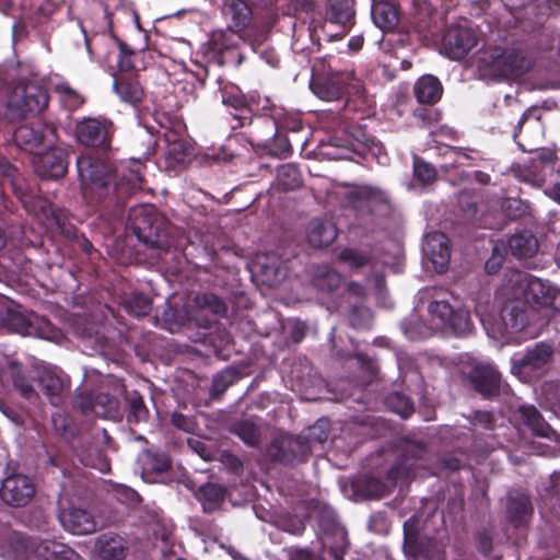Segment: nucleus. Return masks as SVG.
<instances>
[{
  "label": "nucleus",
  "instance_id": "obj_1",
  "mask_svg": "<svg viewBox=\"0 0 560 560\" xmlns=\"http://www.w3.org/2000/svg\"><path fill=\"white\" fill-rule=\"evenodd\" d=\"M77 167L82 196L94 206L120 207L143 188L145 166L141 161H130L128 166H121L119 177L108 161L90 154L79 156Z\"/></svg>",
  "mask_w": 560,
  "mask_h": 560
},
{
  "label": "nucleus",
  "instance_id": "obj_2",
  "mask_svg": "<svg viewBox=\"0 0 560 560\" xmlns=\"http://www.w3.org/2000/svg\"><path fill=\"white\" fill-rule=\"evenodd\" d=\"M127 226L138 241L149 248L167 252L175 246L170 222L153 205L131 207Z\"/></svg>",
  "mask_w": 560,
  "mask_h": 560
},
{
  "label": "nucleus",
  "instance_id": "obj_3",
  "mask_svg": "<svg viewBox=\"0 0 560 560\" xmlns=\"http://www.w3.org/2000/svg\"><path fill=\"white\" fill-rule=\"evenodd\" d=\"M505 289H513L521 294L527 306L550 314L560 313V288L549 280H542L524 271H513Z\"/></svg>",
  "mask_w": 560,
  "mask_h": 560
},
{
  "label": "nucleus",
  "instance_id": "obj_4",
  "mask_svg": "<svg viewBox=\"0 0 560 560\" xmlns=\"http://www.w3.org/2000/svg\"><path fill=\"white\" fill-rule=\"evenodd\" d=\"M477 69L485 78L509 79L525 73L529 69V61L518 49L489 47L479 52Z\"/></svg>",
  "mask_w": 560,
  "mask_h": 560
},
{
  "label": "nucleus",
  "instance_id": "obj_5",
  "mask_svg": "<svg viewBox=\"0 0 560 560\" xmlns=\"http://www.w3.org/2000/svg\"><path fill=\"white\" fill-rule=\"evenodd\" d=\"M8 541L18 560H82L74 550L56 540L26 538L12 533Z\"/></svg>",
  "mask_w": 560,
  "mask_h": 560
},
{
  "label": "nucleus",
  "instance_id": "obj_6",
  "mask_svg": "<svg viewBox=\"0 0 560 560\" xmlns=\"http://www.w3.org/2000/svg\"><path fill=\"white\" fill-rule=\"evenodd\" d=\"M28 378L38 385H67L70 382L57 366L36 365L26 375L22 363L7 355L0 358V385H28Z\"/></svg>",
  "mask_w": 560,
  "mask_h": 560
},
{
  "label": "nucleus",
  "instance_id": "obj_7",
  "mask_svg": "<svg viewBox=\"0 0 560 560\" xmlns=\"http://www.w3.org/2000/svg\"><path fill=\"white\" fill-rule=\"evenodd\" d=\"M359 81L352 69L332 70L316 72L313 74L310 88L320 100L334 102L342 100L350 88L357 89Z\"/></svg>",
  "mask_w": 560,
  "mask_h": 560
},
{
  "label": "nucleus",
  "instance_id": "obj_8",
  "mask_svg": "<svg viewBox=\"0 0 560 560\" xmlns=\"http://www.w3.org/2000/svg\"><path fill=\"white\" fill-rule=\"evenodd\" d=\"M246 42L243 34L226 30L211 32L207 42V55L209 60L220 67H240L244 61V55L240 51V43Z\"/></svg>",
  "mask_w": 560,
  "mask_h": 560
},
{
  "label": "nucleus",
  "instance_id": "obj_9",
  "mask_svg": "<svg viewBox=\"0 0 560 560\" xmlns=\"http://www.w3.org/2000/svg\"><path fill=\"white\" fill-rule=\"evenodd\" d=\"M553 354L551 346L540 342L528 349L521 359H513L511 373L522 383H530L544 373Z\"/></svg>",
  "mask_w": 560,
  "mask_h": 560
},
{
  "label": "nucleus",
  "instance_id": "obj_10",
  "mask_svg": "<svg viewBox=\"0 0 560 560\" xmlns=\"http://www.w3.org/2000/svg\"><path fill=\"white\" fill-rule=\"evenodd\" d=\"M114 132V124L106 118L86 117L78 121L75 127V136L81 144L104 152L110 149Z\"/></svg>",
  "mask_w": 560,
  "mask_h": 560
},
{
  "label": "nucleus",
  "instance_id": "obj_11",
  "mask_svg": "<svg viewBox=\"0 0 560 560\" xmlns=\"http://www.w3.org/2000/svg\"><path fill=\"white\" fill-rule=\"evenodd\" d=\"M456 371L470 385H501V373L493 363L477 360L467 353L459 357Z\"/></svg>",
  "mask_w": 560,
  "mask_h": 560
},
{
  "label": "nucleus",
  "instance_id": "obj_12",
  "mask_svg": "<svg viewBox=\"0 0 560 560\" xmlns=\"http://www.w3.org/2000/svg\"><path fill=\"white\" fill-rule=\"evenodd\" d=\"M404 550L413 559H432L440 548L433 538L419 532V520L410 517L404 524Z\"/></svg>",
  "mask_w": 560,
  "mask_h": 560
},
{
  "label": "nucleus",
  "instance_id": "obj_13",
  "mask_svg": "<svg viewBox=\"0 0 560 560\" xmlns=\"http://www.w3.org/2000/svg\"><path fill=\"white\" fill-rule=\"evenodd\" d=\"M34 172L43 179H60L69 166V153L61 148H50L43 153L35 154L33 160Z\"/></svg>",
  "mask_w": 560,
  "mask_h": 560
},
{
  "label": "nucleus",
  "instance_id": "obj_14",
  "mask_svg": "<svg viewBox=\"0 0 560 560\" xmlns=\"http://www.w3.org/2000/svg\"><path fill=\"white\" fill-rule=\"evenodd\" d=\"M77 405L83 413H94L106 419H118L121 416L118 399L95 389L78 396Z\"/></svg>",
  "mask_w": 560,
  "mask_h": 560
},
{
  "label": "nucleus",
  "instance_id": "obj_15",
  "mask_svg": "<svg viewBox=\"0 0 560 560\" xmlns=\"http://www.w3.org/2000/svg\"><path fill=\"white\" fill-rule=\"evenodd\" d=\"M35 313L0 295V326L10 331L27 336Z\"/></svg>",
  "mask_w": 560,
  "mask_h": 560
},
{
  "label": "nucleus",
  "instance_id": "obj_16",
  "mask_svg": "<svg viewBox=\"0 0 560 560\" xmlns=\"http://www.w3.org/2000/svg\"><path fill=\"white\" fill-rule=\"evenodd\" d=\"M34 494L35 487L32 480L21 474L5 477L0 488L2 501L11 506L26 505L33 499Z\"/></svg>",
  "mask_w": 560,
  "mask_h": 560
},
{
  "label": "nucleus",
  "instance_id": "obj_17",
  "mask_svg": "<svg viewBox=\"0 0 560 560\" xmlns=\"http://www.w3.org/2000/svg\"><path fill=\"white\" fill-rule=\"evenodd\" d=\"M222 103L229 108L232 129L250 126L249 93L244 94L237 86H225L221 91Z\"/></svg>",
  "mask_w": 560,
  "mask_h": 560
},
{
  "label": "nucleus",
  "instance_id": "obj_18",
  "mask_svg": "<svg viewBox=\"0 0 560 560\" xmlns=\"http://www.w3.org/2000/svg\"><path fill=\"white\" fill-rule=\"evenodd\" d=\"M250 126L255 122H266L270 131H277L281 117L283 116V107L276 105L268 96L253 91L249 92Z\"/></svg>",
  "mask_w": 560,
  "mask_h": 560
},
{
  "label": "nucleus",
  "instance_id": "obj_19",
  "mask_svg": "<svg viewBox=\"0 0 560 560\" xmlns=\"http://www.w3.org/2000/svg\"><path fill=\"white\" fill-rule=\"evenodd\" d=\"M267 454L272 460L290 464L296 459L305 460L307 447L301 438L283 434L271 441Z\"/></svg>",
  "mask_w": 560,
  "mask_h": 560
},
{
  "label": "nucleus",
  "instance_id": "obj_20",
  "mask_svg": "<svg viewBox=\"0 0 560 560\" xmlns=\"http://www.w3.org/2000/svg\"><path fill=\"white\" fill-rule=\"evenodd\" d=\"M355 0H327L325 22L336 25L340 31L334 37L342 38L355 24Z\"/></svg>",
  "mask_w": 560,
  "mask_h": 560
},
{
  "label": "nucleus",
  "instance_id": "obj_21",
  "mask_svg": "<svg viewBox=\"0 0 560 560\" xmlns=\"http://www.w3.org/2000/svg\"><path fill=\"white\" fill-rule=\"evenodd\" d=\"M54 131L40 120L19 126L14 133L13 140L15 144L24 151L33 153L47 141H51Z\"/></svg>",
  "mask_w": 560,
  "mask_h": 560
},
{
  "label": "nucleus",
  "instance_id": "obj_22",
  "mask_svg": "<svg viewBox=\"0 0 560 560\" xmlns=\"http://www.w3.org/2000/svg\"><path fill=\"white\" fill-rule=\"evenodd\" d=\"M477 36L471 28L451 26L443 36V47L446 55L454 60H460L477 45Z\"/></svg>",
  "mask_w": 560,
  "mask_h": 560
},
{
  "label": "nucleus",
  "instance_id": "obj_23",
  "mask_svg": "<svg viewBox=\"0 0 560 560\" xmlns=\"http://www.w3.org/2000/svg\"><path fill=\"white\" fill-rule=\"evenodd\" d=\"M511 291L512 299L504 302L500 317L504 326V332L513 334L521 331L525 328L528 323L527 304L521 298V294H514L513 289Z\"/></svg>",
  "mask_w": 560,
  "mask_h": 560
},
{
  "label": "nucleus",
  "instance_id": "obj_24",
  "mask_svg": "<svg viewBox=\"0 0 560 560\" xmlns=\"http://www.w3.org/2000/svg\"><path fill=\"white\" fill-rule=\"evenodd\" d=\"M58 516L62 527L74 535H88L96 529L94 517L84 509L68 506Z\"/></svg>",
  "mask_w": 560,
  "mask_h": 560
},
{
  "label": "nucleus",
  "instance_id": "obj_25",
  "mask_svg": "<svg viewBox=\"0 0 560 560\" xmlns=\"http://www.w3.org/2000/svg\"><path fill=\"white\" fill-rule=\"evenodd\" d=\"M268 425L259 419L243 418L232 421L229 431L247 446L257 447L266 438Z\"/></svg>",
  "mask_w": 560,
  "mask_h": 560
},
{
  "label": "nucleus",
  "instance_id": "obj_26",
  "mask_svg": "<svg viewBox=\"0 0 560 560\" xmlns=\"http://www.w3.org/2000/svg\"><path fill=\"white\" fill-rule=\"evenodd\" d=\"M127 553L126 540L114 533H104L95 538L93 556L95 560H122Z\"/></svg>",
  "mask_w": 560,
  "mask_h": 560
},
{
  "label": "nucleus",
  "instance_id": "obj_27",
  "mask_svg": "<svg viewBox=\"0 0 560 560\" xmlns=\"http://www.w3.org/2000/svg\"><path fill=\"white\" fill-rule=\"evenodd\" d=\"M505 8L515 19V26L527 32L535 30L541 21L537 13L535 0H502Z\"/></svg>",
  "mask_w": 560,
  "mask_h": 560
},
{
  "label": "nucleus",
  "instance_id": "obj_28",
  "mask_svg": "<svg viewBox=\"0 0 560 560\" xmlns=\"http://www.w3.org/2000/svg\"><path fill=\"white\" fill-rule=\"evenodd\" d=\"M113 89L119 98L132 106H137L144 98V89L135 73H115Z\"/></svg>",
  "mask_w": 560,
  "mask_h": 560
},
{
  "label": "nucleus",
  "instance_id": "obj_29",
  "mask_svg": "<svg viewBox=\"0 0 560 560\" xmlns=\"http://www.w3.org/2000/svg\"><path fill=\"white\" fill-rule=\"evenodd\" d=\"M118 46L117 73H135L147 69L148 51L144 49L135 50L127 43L115 38Z\"/></svg>",
  "mask_w": 560,
  "mask_h": 560
},
{
  "label": "nucleus",
  "instance_id": "obj_30",
  "mask_svg": "<svg viewBox=\"0 0 560 560\" xmlns=\"http://www.w3.org/2000/svg\"><path fill=\"white\" fill-rule=\"evenodd\" d=\"M423 250L440 272H443L451 259V248L447 236L442 232L427 235Z\"/></svg>",
  "mask_w": 560,
  "mask_h": 560
},
{
  "label": "nucleus",
  "instance_id": "obj_31",
  "mask_svg": "<svg viewBox=\"0 0 560 560\" xmlns=\"http://www.w3.org/2000/svg\"><path fill=\"white\" fill-rule=\"evenodd\" d=\"M284 128L296 132L302 129V122L301 120L293 119L291 121V126H287L283 121H281L279 127H277V131L269 130L268 133H270L272 138L265 143L264 148L267 150V153L270 156L287 159L292 154L293 149L289 138L281 133V130Z\"/></svg>",
  "mask_w": 560,
  "mask_h": 560
},
{
  "label": "nucleus",
  "instance_id": "obj_32",
  "mask_svg": "<svg viewBox=\"0 0 560 560\" xmlns=\"http://www.w3.org/2000/svg\"><path fill=\"white\" fill-rule=\"evenodd\" d=\"M223 14L230 20L228 28L242 34L252 23L253 12L245 0H229L223 8Z\"/></svg>",
  "mask_w": 560,
  "mask_h": 560
},
{
  "label": "nucleus",
  "instance_id": "obj_33",
  "mask_svg": "<svg viewBox=\"0 0 560 560\" xmlns=\"http://www.w3.org/2000/svg\"><path fill=\"white\" fill-rule=\"evenodd\" d=\"M48 102L49 94L45 86L33 81L23 84L20 104L22 110L40 113L47 107Z\"/></svg>",
  "mask_w": 560,
  "mask_h": 560
},
{
  "label": "nucleus",
  "instance_id": "obj_34",
  "mask_svg": "<svg viewBox=\"0 0 560 560\" xmlns=\"http://www.w3.org/2000/svg\"><path fill=\"white\" fill-rule=\"evenodd\" d=\"M425 452V446L416 441H407L402 445V462L388 471V479L392 483L401 477H408L411 474L413 464L410 460L420 459Z\"/></svg>",
  "mask_w": 560,
  "mask_h": 560
},
{
  "label": "nucleus",
  "instance_id": "obj_35",
  "mask_svg": "<svg viewBox=\"0 0 560 560\" xmlns=\"http://www.w3.org/2000/svg\"><path fill=\"white\" fill-rule=\"evenodd\" d=\"M338 236L336 225L327 220L314 219L311 221L307 232V241L315 248L330 245Z\"/></svg>",
  "mask_w": 560,
  "mask_h": 560
},
{
  "label": "nucleus",
  "instance_id": "obj_36",
  "mask_svg": "<svg viewBox=\"0 0 560 560\" xmlns=\"http://www.w3.org/2000/svg\"><path fill=\"white\" fill-rule=\"evenodd\" d=\"M506 247L511 254L518 258H532L536 255L539 248L537 237L529 231H522L515 233L509 238Z\"/></svg>",
  "mask_w": 560,
  "mask_h": 560
},
{
  "label": "nucleus",
  "instance_id": "obj_37",
  "mask_svg": "<svg viewBox=\"0 0 560 560\" xmlns=\"http://www.w3.org/2000/svg\"><path fill=\"white\" fill-rule=\"evenodd\" d=\"M443 86L440 80L431 74L419 78L413 86V94L421 104H435L440 101Z\"/></svg>",
  "mask_w": 560,
  "mask_h": 560
},
{
  "label": "nucleus",
  "instance_id": "obj_38",
  "mask_svg": "<svg viewBox=\"0 0 560 560\" xmlns=\"http://www.w3.org/2000/svg\"><path fill=\"white\" fill-rule=\"evenodd\" d=\"M371 15L374 24L383 31L394 30L399 21L397 8L389 1L374 2Z\"/></svg>",
  "mask_w": 560,
  "mask_h": 560
},
{
  "label": "nucleus",
  "instance_id": "obj_39",
  "mask_svg": "<svg viewBox=\"0 0 560 560\" xmlns=\"http://www.w3.org/2000/svg\"><path fill=\"white\" fill-rule=\"evenodd\" d=\"M213 324H217V319H206L205 324H200V327H203L208 331L202 335L201 342L211 348L212 352L220 357L225 347L230 343L231 337L225 329H220L219 327H213Z\"/></svg>",
  "mask_w": 560,
  "mask_h": 560
},
{
  "label": "nucleus",
  "instance_id": "obj_40",
  "mask_svg": "<svg viewBox=\"0 0 560 560\" xmlns=\"http://www.w3.org/2000/svg\"><path fill=\"white\" fill-rule=\"evenodd\" d=\"M323 546L329 549L335 560H343V555L349 546L348 533L345 527L334 524L331 530L324 534Z\"/></svg>",
  "mask_w": 560,
  "mask_h": 560
},
{
  "label": "nucleus",
  "instance_id": "obj_41",
  "mask_svg": "<svg viewBox=\"0 0 560 560\" xmlns=\"http://www.w3.org/2000/svg\"><path fill=\"white\" fill-rule=\"evenodd\" d=\"M195 303L198 306V325L205 324L207 318L202 317L208 314H211L212 316H223L228 311L224 301L213 293H201L196 295Z\"/></svg>",
  "mask_w": 560,
  "mask_h": 560
},
{
  "label": "nucleus",
  "instance_id": "obj_42",
  "mask_svg": "<svg viewBox=\"0 0 560 560\" xmlns=\"http://www.w3.org/2000/svg\"><path fill=\"white\" fill-rule=\"evenodd\" d=\"M349 199L354 201H364L372 207H388V194L377 187L363 185L349 192Z\"/></svg>",
  "mask_w": 560,
  "mask_h": 560
},
{
  "label": "nucleus",
  "instance_id": "obj_43",
  "mask_svg": "<svg viewBox=\"0 0 560 560\" xmlns=\"http://www.w3.org/2000/svg\"><path fill=\"white\" fill-rule=\"evenodd\" d=\"M121 305L128 314L140 318L150 314L152 300L143 292L132 291L122 298Z\"/></svg>",
  "mask_w": 560,
  "mask_h": 560
},
{
  "label": "nucleus",
  "instance_id": "obj_44",
  "mask_svg": "<svg viewBox=\"0 0 560 560\" xmlns=\"http://www.w3.org/2000/svg\"><path fill=\"white\" fill-rule=\"evenodd\" d=\"M276 183L279 190L292 191L301 187L303 178L295 164L287 163L279 166Z\"/></svg>",
  "mask_w": 560,
  "mask_h": 560
},
{
  "label": "nucleus",
  "instance_id": "obj_45",
  "mask_svg": "<svg viewBox=\"0 0 560 560\" xmlns=\"http://www.w3.org/2000/svg\"><path fill=\"white\" fill-rule=\"evenodd\" d=\"M163 136L165 141L168 143L166 152L167 160L176 164L185 163L190 150L188 143L179 139L178 133L170 131L167 128H165Z\"/></svg>",
  "mask_w": 560,
  "mask_h": 560
},
{
  "label": "nucleus",
  "instance_id": "obj_46",
  "mask_svg": "<svg viewBox=\"0 0 560 560\" xmlns=\"http://www.w3.org/2000/svg\"><path fill=\"white\" fill-rule=\"evenodd\" d=\"M329 436V421L325 418L318 419L310 427L303 436H300L307 447V455L316 445H323Z\"/></svg>",
  "mask_w": 560,
  "mask_h": 560
},
{
  "label": "nucleus",
  "instance_id": "obj_47",
  "mask_svg": "<svg viewBox=\"0 0 560 560\" xmlns=\"http://www.w3.org/2000/svg\"><path fill=\"white\" fill-rule=\"evenodd\" d=\"M524 422L539 436L550 438L553 434L551 427L542 419L535 407L524 406L520 409Z\"/></svg>",
  "mask_w": 560,
  "mask_h": 560
},
{
  "label": "nucleus",
  "instance_id": "obj_48",
  "mask_svg": "<svg viewBox=\"0 0 560 560\" xmlns=\"http://www.w3.org/2000/svg\"><path fill=\"white\" fill-rule=\"evenodd\" d=\"M446 327H448L456 337L470 336L475 329L470 313L465 308H455Z\"/></svg>",
  "mask_w": 560,
  "mask_h": 560
},
{
  "label": "nucleus",
  "instance_id": "obj_49",
  "mask_svg": "<svg viewBox=\"0 0 560 560\" xmlns=\"http://www.w3.org/2000/svg\"><path fill=\"white\" fill-rule=\"evenodd\" d=\"M27 336L55 341L61 337V331L49 319L35 314Z\"/></svg>",
  "mask_w": 560,
  "mask_h": 560
},
{
  "label": "nucleus",
  "instance_id": "obj_50",
  "mask_svg": "<svg viewBox=\"0 0 560 560\" xmlns=\"http://www.w3.org/2000/svg\"><path fill=\"white\" fill-rule=\"evenodd\" d=\"M340 262L348 265L351 269H361L372 264L373 255L359 248L346 247L337 256Z\"/></svg>",
  "mask_w": 560,
  "mask_h": 560
},
{
  "label": "nucleus",
  "instance_id": "obj_51",
  "mask_svg": "<svg viewBox=\"0 0 560 560\" xmlns=\"http://www.w3.org/2000/svg\"><path fill=\"white\" fill-rule=\"evenodd\" d=\"M139 459L144 472H163L171 465L168 456L163 452L144 451Z\"/></svg>",
  "mask_w": 560,
  "mask_h": 560
},
{
  "label": "nucleus",
  "instance_id": "obj_52",
  "mask_svg": "<svg viewBox=\"0 0 560 560\" xmlns=\"http://www.w3.org/2000/svg\"><path fill=\"white\" fill-rule=\"evenodd\" d=\"M0 177L10 185L16 196H22L24 194L19 168L3 154H0Z\"/></svg>",
  "mask_w": 560,
  "mask_h": 560
},
{
  "label": "nucleus",
  "instance_id": "obj_53",
  "mask_svg": "<svg viewBox=\"0 0 560 560\" xmlns=\"http://www.w3.org/2000/svg\"><path fill=\"white\" fill-rule=\"evenodd\" d=\"M508 512L512 518L522 523L532 513V504L524 493H515L509 497Z\"/></svg>",
  "mask_w": 560,
  "mask_h": 560
},
{
  "label": "nucleus",
  "instance_id": "obj_54",
  "mask_svg": "<svg viewBox=\"0 0 560 560\" xmlns=\"http://www.w3.org/2000/svg\"><path fill=\"white\" fill-rule=\"evenodd\" d=\"M412 168L415 178L421 185H430L434 183L438 177L435 166L418 155L413 156Z\"/></svg>",
  "mask_w": 560,
  "mask_h": 560
},
{
  "label": "nucleus",
  "instance_id": "obj_55",
  "mask_svg": "<svg viewBox=\"0 0 560 560\" xmlns=\"http://www.w3.org/2000/svg\"><path fill=\"white\" fill-rule=\"evenodd\" d=\"M530 120L534 122L535 127L540 126L541 114L536 106H532V107L527 108L522 114V116L518 119V122L514 129V132H513L514 141L518 144V147L522 148L523 151H533L534 150L533 148H526L520 139L523 127L525 126V124H527Z\"/></svg>",
  "mask_w": 560,
  "mask_h": 560
},
{
  "label": "nucleus",
  "instance_id": "obj_56",
  "mask_svg": "<svg viewBox=\"0 0 560 560\" xmlns=\"http://www.w3.org/2000/svg\"><path fill=\"white\" fill-rule=\"evenodd\" d=\"M363 139L355 138L351 142L352 152L362 159H368L369 155L376 156L382 151V144L373 137L362 135Z\"/></svg>",
  "mask_w": 560,
  "mask_h": 560
},
{
  "label": "nucleus",
  "instance_id": "obj_57",
  "mask_svg": "<svg viewBox=\"0 0 560 560\" xmlns=\"http://www.w3.org/2000/svg\"><path fill=\"white\" fill-rule=\"evenodd\" d=\"M428 310L433 319H438L442 327H446L455 308L448 300L436 298L430 302Z\"/></svg>",
  "mask_w": 560,
  "mask_h": 560
},
{
  "label": "nucleus",
  "instance_id": "obj_58",
  "mask_svg": "<svg viewBox=\"0 0 560 560\" xmlns=\"http://www.w3.org/2000/svg\"><path fill=\"white\" fill-rule=\"evenodd\" d=\"M508 253L504 242H497L492 246L491 256L485 262V271L488 275H495L502 268Z\"/></svg>",
  "mask_w": 560,
  "mask_h": 560
},
{
  "label": "nucleus",
  "instance_id": "obj_59",
  "mask_svg": "<svg viewBox=\"0 0 560 560\" xmlns=\"http://www.w3.org/2000/svg\"><path fill=\"white\" fill-rule=\"evenodd\" d=\"M501 209L510 220H518L529 213L528 202L520 198H505L502 201Z\"/></svg>",
  "mask_w": 560,
  "mask_h": 560
},
{
  "label": "nucleus",
  "instance_id": "obj_60",
  "mask_svg": "<svg viewBox=\"0 0 560 560\" xmlns=\"http://www.w3.org/2000/svg\"><path fill=\"white\" fill-rule=\"evenodd\" d=\"M127 401L129 406L127 416L129 422L138 423L147 418L148 409L144 406L142 397L137 392L130 393L127 396Z\"/></svg>",
  "mask_w": 560,
  "mask_h": 560
},
{
  "label": "nucleus",
  "instance_id": "obj_61",
  "mask_svg": "<svg viewBox=\"0 0 560 560\" xmlns=\"http://www.w3.org/2000/svg\"><path fill=\"white\" fill-rule=\"evenodd\" d=\"M354 358L358 360L360 368L368 381L365 385H371L373 382H381L382 380L378 377V364L368 354L358 352L354 354Z\"/></svg>",
  "mask_w": 560,
  "mask_h": 560
},
{
  "label": "nucleus",
  "instance_id": "obj_62",
  "mask_svg": "<svg viewBox=\"0 0 560 560\" xmlns=\"http://www.w3.org/2000/svg\"><path fill=\"white\" fill-rule=\"evenodd\" d=\"M398 369H399V378L400 385H407V383L416 382L415 378L409 377V375L418 376L420 373L418 368L416 366L412 359L408 357H398Z\"/></svg>",
  "mask_w": 560,
  "mask_h": 560
},
{
  "label": "nucleus",
  "instance_id": "obj_63",
  "mask_svg": "<svg viewBox=\"0 0 560 560\" xmlns=\"http://www.w3.org/2000/svg\"><path fill=\"white\" fill-rule=\"evenodd\" d=\"M387 405L401 417H408L413 410V405L410 399L398 393L387 398Z\"/></svg>",
  "mask_w": 560,
  "mask_h": 560
},
{
  "label": "nucleus",
  "instance_id": "obj_64",
  "mask_svg": "<svg viewBox=\"0 0 560 560\" xmlns=\"http://www.w3.org/2000/svg\"><path fill=\"white\" fill-rule=\"evenodd\" d=\"M370 317L371 314L369 310H363L360 308L359 306H353L349 315V322L353 328L362 329L369 326Z\"/></svg>",
  "mask_w": 560,
  "mask_h": 560
}]
</instances>
